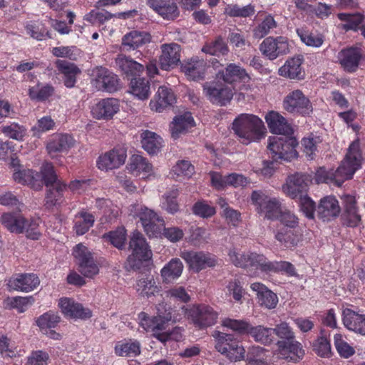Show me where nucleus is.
Listing matches in <instances>:
<instances>
[{
	"label": "nucleus",
	"instance_id": "nucleus-1",
	"mask_svg": "<svg viewBox=\"0 0 365 365\" xmlns=\"http://www.w3.org/2000/svg\"><path fill=\"white\" fill-rule=\"evenodd\" d=\"M362 155L358 140L353 141L339 168L335 170H326L324 168L317 170L314 181L317 183H327L340 187L345 180L352 178L354 173L361 168Z\"/></svg>",
	"mask_w": 365,
	"mask_h": 365
},
{
	"label": "nucleus",
	"instance_id": "nucleus-2",
	"mask_svg": "<svg viewBox=\"0 0 365 365\" xmlns=\"http://www.w3.org/2000/svg\"><path fill=\"white\" fill-rule=\"evenodd\" d=\"M157 309L158 314L155 317H150L143 312L139 313V326L145 331L152 332L153 336L161 342L164 343L169 340L180 341L182 339L181 328L176 327L172 331L167 330L170 322L175 323L180 319L173 316L171 309H165L164 304H159Z\"/></svg>",
	"mask_w": 365,
	"mask_h": 365
},
{
	"label": "nucleus",
	"instance_id": "nucleus-3",
	"mask_svg": "<svg viewBox=\"0 0 365 365\" xmlns=\"http://www.w3.org/2000/svg\"><path fill=\"white\" fill-rule=\"evenodd\" d=\"M272 330L274 334L284 339L277 342L276 354L279 358L293 363L299 362L303 359L304 350L302 344L294 339V333L287 322L279 323Z\"/></svg>",
	"mask_w": 365,
	"mask_h": 365
},
{
	"label": "nucleus",
	"instance_id": "nucleus-4",
	"mask_svg": "<svg viewBox=\"0 0 365 365\" xmlns=\"http://www.w3.org/2000/svg\"><path fill=\"white\" fill-rule=\"evenodd\" d=\"M232 128L240 141L244 144L259 140L263 135L264 125L257 115L242 113L235 118Z\"/></svg>",
	"mask_w": 365,
	"mask_h": 365
},
{
	"label": "nucleus",
	"instance_id": "nucleus-5",
	"mask_svg": "<svg viewBox=\"0 0 365 365\" xmlns=\"http://www.w3.org/2000/svg\"><path fill=\"white\" fill-rule=\"evenodd\" d=\"M128 212L130 215L139 220L149 237H161L164 220L155 211L142 204L135 203L128 207Z\"/></svg>",
	"mask_w": 365,
	"mask_h": 365
},
{
	"label": "nucleus",
	"instance_id": "nucleus-6",
	"mask_svg": "<svg viewBox=\"0 0 365 365\" xmlns=\"http://www.w3.org/2000/svg\"><path fill=\"white\" fill-rule=\"evenodd\" d=\"M297 139L290 135L270 136L267 148L274 160L291 161L297 157Z\"/></svg>",
	"mask_w": 365,
	"mask_h": 365
},
{
	"label": "nucleus",
	"instance_id": "nucleus-7",
	"mask_svg": "<svg viewBox=\"0 0 365 365\" xmlns=\"http://www.w3.org/2000/svg\"><path fill=\"white\" fill-rule=\"evenodd\" d=\"M251 200L257 212L268 220L278 219L284 208L279 198L269 195L260 190L252 192Z\"/></svg>",
	"mask_w": 365,
	"mask_h": 365
},
{
	"label": "nucleus",
	"instance_id": "nucleus-8",
	"mask_svg": "<svg viewBox=\"0 0 365 365\" xmlns=\"http://www.w3.org/2000/svg\"><path fill=\"white\" fill-rule=\"evenodd\" d=\"M212 336L216 350L230 361H237L245 357V349L233 335L215 330Z\"/></svg>",
	"mask_w": 365,
	"mask_h": 365
},
{
	"label": "nucleus",
	"instance_id": "nucleus-9",
	"mask_svg": "<svg viewBox=\"0 0 365 365\" xmlns=\"http://www.w3.org/2000/svg\"><path fill=\"white\" fill-rule=\"evenodd\" d=\"M129 247L132 252L128 258V262L132 268L139 269L144 262L151 259L152 251L140 232L135 231L132 233Z\"/></svg>",
	"mask_w": 365,
	"mask_h": 365
},
{
	"label": "nucleus",
	"instance_id": "nucleus-10",
	"mask_svg": "<svg viewBox=\"0 0 365 365\" xmlns=\"http://www.w3.org/2000/svg\"><path fill=\"white\" fill-rule=\"evenodd\" d=\"M185 315L190 319L196 327L205 328L215 324L217 313L205 304L192 305L189 308L182 307Z\"/></svg>",
	"mask_w": 365,
	"mask_h": 365
},
{
	"label": "nucleus",
	"instance_id": "nucleus-11",
	"mask_svg": "<svg viewBox=\"0 0 365 365\" xmlns=\"http://www.w3.org/2000/svg\"><path fill=\"white\" fill-rule=\"evenodd\" d=\"M217 79L207 82L203 85V92L207 99L213 104L225 106L233 97V90Z\"/></svg>",
	"mask_w": 365,
	"mask_h": 365
},
{
	"label": "nucleus",
	"instance_id": "nucleus-12",
	"mask_svg": "<svg viewBox=\"0 0 365 365\" xmlns=\"http://www.w3.org/2000/svg\"><path fill=\"white\" fill-rule=\"evenodd\" d=\"M283 108L290 113L309 115L313 111L309 99L300 90H294L284 98Z\"/></svg>",
	"mask_w": 365,
	"mask_h": 365
},
{
	"label": "nucleus",
	"instance_id": "nucleus-13",
	"mask_svg": "<svg viewBox=\"0 0 365 365\" xmlns=\"http://www.w3.org/2000/svg\"><path fill=\"white\" fill-rule=\"evenodd\" d=\"M91 76V83L98 91L112 93L120 88L118 76L106 68L101 66L93 68Z\"/></svg>",
	"mask_w": 365,
	"mask_h": 365
},
{
	"label": "nucleus",
	"instance_id": "nucleus-14",
	"mask_svg": "<svg viewBox=\"0 0 365 365\" xmlns=\"http://www.w3.org/2000/svg\"><path fill=\"white\" fill-rule=\"evenodd\" d=\"M180 256L189 268L196 273L207 267H213L217 262L215 255L203 251L184 250L180 252Z\"/></svg>",
	"mask_w": 365,
	"mask_h": 365
},
{
	"label": "nucleus",
	"instance_id": "nucleus-15",
	"mask_svg": "<svg viewBox=\"0 0 365 365\" xmlns=\"http://www.w3.org/2000/svg\"><path fill=\"white\" fill-rule=\"evenodd\" d=\"M73 255L78 265L80 272L85 277L91 278L98 273V267L94 262L91 252L83 244H78L74 247Z\"/></svg>",
	"mask_w": 365,
	"mask_h": 365
},
{
	"label": "nucleus",
	"instance_id": "nucleus-16",
	"mask_svg": "<svg viewBox=\"0 0 365 365\" xmlns=\"http://www.w3.org/2000/svg\"><path fill=\"white\" fill-rule=\"evenodd\" d=\"M312 182L307 174L295 173L287 178L282 186L283 192L291 198L295 199L304 195L309 185Z\"/></svg>",
	"mask_w": 365,
	"mask_h": 365
},
{
	"label": "nucleus",
	"instance_id": "nucleus-17",
	"mask_svg": "<svg viewBox=\"0 0 365 365\" xmlns=\"http://www.w3.org/2000/svg\"><path fill=\"white\" fill-rule=\"evenodd\" d=\"M127 158L126 149L122 147H116L101 155L96 161L98 169L108 171L117 169L123 165Z\"/></svg>",
	"mask_w": 365,
	"mask_h": 365
},
{
	"label": "nucleus",
	"instance_id": "nucleus-18",
	"mask_svg": "<svg viewBox=\"0 0 365 365\" xmlns=\"http://www.w3.org/2000/svg\"><path fill=\"white\" fill-rule=\"evenodd\" d=\"M260 50L269 59L274 60L280 55L289 53L290 43L285 36L268 37L261 43Z\"/></svg>",
	"mask_w": 365,
	"mask_h": 365
},
{
	"label": "nucleus",
	"instance_id": "nucleus-19",
	"mask_svg": "<svg viewBox=\"0 0 365 365\" xmlns=\"http://www.w3.org/2000/svg\"><path fill=\"white\" fill-rule=\"evenodd\" d=\"M39 284L40 279L36 274L19 273L11 277L6 284L9 289L30 292L36 289Z\"/></svg>",
	"mask_w": 365,
	"mask_h": 365
},
{
	"label": "nucleus",
	"instance_id": "nucleus-20",
	"mask_svg": "<svg viewBox=\"0 0 365 365\" xmlns=\"http://www.w3.org/2000/svg\"><path fill=\"white\" fill-rule=\"evenodd\" d=\"M120 104L117 98H107L99 101L91 108L93 117L97 120H110L120 111Z\"/></svg>",
	"mask_w": 365,
	"mask_h": 365
},
{
	"label": "nucleus",
	"instance_id": "nucleus-21",
	"mask_svg": "<svg viewBox=\"0 0 365 365\" xmlns=\"http://www.w3.org/2000/svg\"><path fill=\"white\" fill-rule=\"evenodd\" d=\"M75 143L73 138L66 133H54L46 142V150L51 158L56 157L59 153L67 152Z\"/></svg>",
	"mask_w": 365,
	"mask_h": 365
},
{
	"label": "nucleus",
	"instance_id": "nucleus-22",
	"mask_svg": "<svg viewBox=\"0 0 365 365\" xmlns=\"http://www.w3.org/2000/svg\"><path fill=\"white\" fill-rule=\"evenodd\" d=\"M176 101V98L170 88L166 86H160L149 103L151 110L163 113L165 109L172 106Z\"/></svg>",
	"mask_w": 365,
	"mask_h": 365
},
{
	"label": "nucleus",
	"instance_id": "nucleus-23",
	"mask_svg": "<svg viewBox=\"0 0 365 365\" xmlns=\"http://www.w3.org/2000/svg\"><path fill=\"white\" fill-rule=\"evenodd\" d=\"M11 165L14 168L13 178L16 182L29 185L36 190L40 187L41 180L38 173H34L31 170L24 168L17 158H11Z\"/></svg>",
	"mask_w": 365,
	"mask_h": 365
},
{
	"label": "nucleus",
	"instance_id": "nucleus-24",
	"mask_svg": "<svg viewBox=\"0 0 365 365\" xmlns=\"http://www.w3.org/2000/svg\"><path fill=\"white\" fill-rule=\"evenodd\" d=\"M58 307L66 317L86 319L91 317V312L88 309L84 308L82 304L71 298H61Z\"/></svg>",
	"mask_w": 365,
	"mask_h": 365
},
{
	"label": "nucleus",
	"instance_id": "nucleus-25",
	"mask_svg": "<svg viewBox=\"0 0 365 365\" xmlns=\"http://www.w3.org/2000/svg\"><path fill=\"white\" fill-rule=\"evenodd\" d=\"M180 46L178 43L163 44L159 59L161 68L168 71L176 66L180 61Z\"/></svg>",
	"mask_w": 365,
	"mask_h": 365
},
{
	"label": "nucleus",
	"instance_id": "nucleus-26",
	"mask_svg": "<svg viewBox=\"0 0 365 365\" xmlns=\"http://www.w3.org/2000/svg\"><path fill=\"white\" fill-rule=\"evenodd\" d=\"M250 289L255 292L258 304L266 309H274L278 304L277 295L260 282L250 284Z\"/></svg>",
	"mask_w": 365,
	"mask_h": 365
},
{
	"label": "nucleus",
	"instance_id": "nucleus-27",
	"mask_svg": "<svg viewBox=\"0 0 365 365\" xmlns=\"http://www.w3.org/2000/svg\"><path fill=\"white\" fill-rule=\"evenodd\" d=\"M265 120L270 131L281 135H291L293 130L285 118L276 111H269L265 115Z\"/></svg>",
	"mask_w": 365,
	"mask_h": 365
},
{
	"label": "nucleus",
	"instance_id": "nucleus-28",
	"mask_svg": "<svg viewBox=\"0 0 365 365\" xmlns=\"http://www.w3.org/2000/svg\"><path fill=\"white\" fill-rule=\"evenodd\" d=\"M147 4L164 19L173 20L179 15V11L174 0H147Z\"/></svg>",
	"mask_w": 365,
	"mask_h": 365
},
{
	"label": "nucleus",
	"instance_id": "nucleus-29",
	"mask_svg": "<svg viewBox=\"0 0 365 365\" xmlns=\"http://www.w3.org/2000/svg\"><path fill=\"white\" fill-rule=\"evenodd\" d=\"M216 78L231 84L237 81L245 82L250 79V76L242 67L235 63H230L216 74Z\"/></svg>",
	"mask_w": 365,
	"mask_h": 365
},
{
	"label": "nucleus",
	"instance_id": "nucleus-30",
	"mask_svg": "<svg viewBox=\"0 0 365 365\" xmlns=\"http://www.w3.org/2000/svg\"><path fill=\"white\" fill-rule=\"evenodd\" d=\"M340 206L334 196L329 195L321 199L317 212L324 221H329L340 213Z\"/></svg>",
	"mask_w": 365,
	"mask_h": 365
},
{
	"label": "nucleus",
	"instance_id": "nucleus-31",
	"mask_svg": "<svg viewBox=\"0 0 365 365\" xmlns=\"http://www.w3.org/2000/svg\"><path fill=\"white\" fill-rule=\"evenodd\" d=\"M195 125L192 114L190 112L176 115L170 124L171 135L177 139L180 135L185 134Z\"/></svg>",
	"mask_w": 365,
	"mask_h": 365
},
{
	"label": "nucleus",
	"instance_id": "nucleus-32",
	"mask_svg": "<svg viewBox=\"0 0 365 365\" xmlns=\"http://www.w3.org/2000/svg\"><path fill=\"white\" fill-rule=\"evenodd\" d=\"M302 63L303 58L302 56L290 58L279 68L278 73L282 77L290 79H302L304 77Z\"/></svg>",
	"mask_w": 365,
	"mask_h": 365
},
{
	"label": "nucleus",
	"instance_id": "nucleus-33",
	"mask_svg": "<svg viewBox=\"0 0 365 365\" xmlns=\"http://www.w3.org/2000/svg\"><path fill=\"white\" fill-rule=\"evenodd\" d=\"M1 223L9 232L14 234L24 232L28 220L23 215L13 212H5L1 216Z\"/></svg>",
	"mask_w": 365,
	"mask_h": 365
},
{
	"label": "nucleus",
	"instance_id": "nucleus-34",
	"mask_svg": "<svg viewBox=\"0 0 365 365\" xmlns=\"http://www.w3.org/2000/svg\"><path fill=\"white\" fill-rule=\"evenodd\" d=\"M126 168L135 176L142 175L143 178H145L153 173L152 164L148 159L139 154H133L130 156Z\"/></svg>",
	"mask_w": 365,
	"mask_h": 365
},
{
	"label": "nucleus",
	"instance_id": "nucleus-35",
	"mask_svg": "<svg viewBox=\"0 0 365 365\" xmlns=\"http://www.w3.org/2000/svg\"><path fill=\"white\" fill-rule=\"evenodd\" d=\"M67 190V184L58 181L46 191L45 206L48 209L59 207L64 202V192Z\"/></svg>",
	"mask_w": 365,
	"mask_h": 365
},
{
	"label": "nucleus",
	"instance_id": "nucleus-36",
	"mask_svg": "<svg viewBox=\"0 0 365 365\" xmlns=\"http://www.w3.org/2000/svg\"><path fill=\"white\" fill-rule=\"evenodd\" d=\"M259 257H263V255L252 252H240L235 249L229 252L230 261L235 266L244 268L255 267L259 269Z\"/></svg>",
	"mask_w": 365,
	"mask_h": 365
},
{
	"label": "nucleus",
	"instance_id": "nucleus-37",
	"mask_svg": "<svg viewBox=\"0 0 365 365\" xmlns=\"http://www.w3.org/2000/svg\"><path fill=\"white\" fill-rule=\"evenodd\" d=\"M150 35L145 31L133 30L126 34L122 38V46L127 50H135L149 43Z\"/></svg>",
	"mask_w": 365,
	"mask_h": 365
},
{
	"label": "nucleus",
	"instance_id": "nucleus-38",
	"mask_svg": "<svg viewBox=\"0 0 365 365\" xmlns=\"http://www.w3.org/2000/svg\"><path fill=\"white\" fill-rule=\"evenodd\" d=\"M344 325L349 330L365 335V315L346 309L343 311Z\"/></svg>",
	"mask_w": 365,
	"mask_h": 365
},
{
	"label": "nucleus",
	"instance_id": "nucleus-39",
	"mask_svg": "<svg viewBox=\"0 0 365 365\" xmlns=\"http://www.w3.org/2000/svg\"><path fill=\"white\" fill-rule=\"evenodd\" d=\"M142 148L150 155L159 153L163 147V138L156 133L143 130L140 133Z\"/></svg>",
	"mask_w": 365,
	"mask_h": 365
},
{
	"label": "nucleus",
	"instance_id": "nucleus-40",
	"mask_svg": "<svg viewBox=\"0 0 365 365\" xmlns=\"http://www.w3.org/2000/svg\"><path fill=\"white\" fill-rule=\"evenodd\" d=\"M135 289L137 293L145 298L155 296L160 292V287L151 275L139 278L135 284Z\"/></svg>",
	"mask_w": 365,
	"mask_h": 365
},
{
	"label": "nucleus",
	"instance_id": "nucleus-41",
	"mask_svg": "<svg viewBox=\"0 0 365 365\" xmlns=\"http://www.w3.org/2000/svg\"><path fill=\"white\" fill-rule=\"evenodd\" d=\"M259 269L264 272H284L289 276H295L294 267L288 262H270L263 255L259 257Z\"/></svg>",
	"mask_w": 365,
	"mask_h": 365
},
{
	"label": "nucleus",
	"instance_id": "nucleus-42",
	"mask_svg": "<svg viewBox=\"0 0 365 365\" xmlns=\"http://www.w3.org/2000/svg\"><path fill=\"white\" fill-rule=\"evenodd\" d=\"M184 266L178 258H173L160 270V276L163 281L171 283L178 279L183 271Z\"/></svg>",
	"mask_w": 365,
	"mask_h": 365
},
{
	"label": "nucleus",
	"instance_id": "nucleus-43",
	"mask_svg": "<svg viewBox=\"0 0 365 365\" xmlns=\"http://www.w3.org/2000/svg\"><path fill=\"white\" fill-rule=\"evenodd\" d=\"M361 57V50L358 48H349L339 53V60L341 66L348 71H354L358 67Z\"/></svg>",
	"mask_w": 365,
	"mask_h": 365
},
{
	"label": "nucleus",
	"instance_id": "nucleus-44",
	"mask_svg": "<svg viewBox=\"0 0 365 365\" xmlns=\"http://www.w3.org/2000/svg\"><path fill=\"white\" fill-rule=\"evenodd\" d=\"M59 72L64 76V84L67 88H73L76 83V76L81 73L80 69L73 63L63 60L56 62Z\"/></svg>",
	"mask_w": 365,
	"mask_h": 365
},
{
	"label": "nucleus",
	"instance_id": "nucleus-45",
	"mask_svg": "<svg viewBox=\"0 0 365 365\" xmlns=\"http://www.w3.org/2000/svg\"><path fill=\"white\" fill-rule=\"evenodd\" d=\"M206 63L197 58H191L182 65V71L190 79L197 80L203 78Z\"/></svg>",
	"mask_w": 365,
	"mask_h": 365
},
{
	"label": "nucleus",
	"instance_id": "nucleus-46",
	"mask_svg": "<svg viewBox=\"0 0 365 365\" xmlns=\"http://www.w3.org/2000/svg\"><path fill=\"white\" fill-rule=\"evenodd\" d=\"M275 239L287 248L297 246L302 240V236L295 228L281 227L274 233Z\"/></svg>",
	"mask_w": 365,
	"mask_h": 365
},
{
	"label": "nucleus",
	"instance_id": "nucleus-47",
	"mask_svg": "<svg viewBox=\"0 0 365 365\" xmlns=\"http://www.w3.org/2000/svg\"><path fill=\"white\" fill-rule=\"evenodd\" d=\"M115 63L118 68L126 75H139L144 70V66L141 63L123 54L118 56Z\"/></svg>",
	"mask_w": 365,
	"mask_h": 365
},
{
	"label": "nucleus",
	"instance_id": "nucleus-48",
	"mask_svg": "<svg viewBox=\"0 0 365 365\" xmlns=\"http://www.w3.org/2000/svg\"><path fill=\"white\" fill-rule=\"evenodd\" d=\"M95 222L94 216L85 211L78 212L73 219V230L78 235H83L93 227Z\"/></svg>",
	"mask_w": 365,
	"mask_h": 365
},
{
	"label": "nucleus",
	"instance_id": "nucleus-49",
	"mask_svg": "<svg viewBox=\"0 0 365 365\" xmlns=\"http://www.w3.org/2000/svg\"><path fill=\"white\" fill-rule=\"evenodd\" d=\"M130 93L138 100H147L150 95V86L144 78H133L130 83Z\"/></svg>",
	"mask_w": 365,
	"mask_h": 365
},
{
	"label": "nucleus",
	"instance_id": "nucleus-50",
	"mask_svg": "<svg viewBox=\"0 0 365 365\" xmlns=\"http://www.w3.org/2000/svg\"><path fill=\"white\" fill-rule=\"evenodd\" d=\"M115 353L119 356H135L140 353V344L136 341H121L116 343Z\"/></svg>",
	"mask_w": 365,
	"mask_h": 365
},
{
	"label": "nucleus",
	"instance_id": "nucleus-51",
	"mask_svg": "<svg viewBox=\"0 0 365 365\" xmlns=\"http://www.w3.org/2000/svg\"><path fill=\"white\" fill-rule=\"evenodd\" d=\"M128 15V13H118L116 14H113L107 11H99L97 10H91L89 13L84 16V20L93 25H95L97 24H103L114 16L118 18H125Z\"/></svg>",
	"mask_w": 365,
	"mask_h": 365
},
{
	"label": "nucleus",
	"instance_id": "nucleus-52",
	"mask_svg": "<svg viewBox=\"0 0 365 365\" xmlns=\"http://www.w3.org/2000/svg\"><path fill=\"white\" fill-rule=\"evenodd\" d=\"M248 334H250L256 341L264 344H269L274 340V331L272 329L262 325L256 327L250 326Z\"/></svg>",
	"mask_w": 365,
	"mask_h": 365
},
{
	"label": "nucleus",
	"instance_id": "nucleus-53",
	"mask_svg": "<svg viewBox=\"0 0 365 365\" xmlns=\"http://www.w3.org/2000/svg\"><path fill=\"white\" fill-rule=\"evenodd\" d=\"M202 51L212 56H225L228 51V46L221 37H217L215 40L206 43L202 48Z\"/></svg>",
	"mask_w": 365,
	"mask_h": 365
},
{
	"label": "nucleus",
	"instance_id": "nucleus-54",
	"mask_svg": "<svg viewBox=\"0 0 365 365\" xmlns=\"http://www.w3.org/2000/svg\"><path fill=\"white\" fill-rule=\"evenodd\" d=\"M15 343L0 332V354L3 357L13 358L22 354Z\"/></svg>",
	"mask_w": 365,
	"mask_h": 365
},
{
	"label": "nucleus",
	"instance_id": "nucleus-55",
	"mask_svg": "<svg viewBox=\"0 0 365 365\" xmlns=\"http://www.w3.org/2000/svg\"><path fill=\"white\" fill-rule=\"evenodd\" d=\"M53 88L48 84L37 83L29 89V96L31 100L42 101L52 95Z\"/></svg>",
	"mask_w": 365,
	"mask_h": 365
},
{
	"label": "nucleus",
	"instance_id": "nucleus-56",
	"mask_svg": "<svg viewBox=\"0 0 365 365\" xmlns=\"http://www.w3.org/2000/svg\"><path fill=\"white\" fill-rule=\"evenodd\" d=\"M296 32L300 40L307 46L319 48L323 44L324 38L321 34L310 33L304 29H297Z\"/></svg>",
	"mask_w": 365,
	"mask_h": 365
},
{
	"label": "nucleus",
	"instance_id": "nucleus-57",
	"mask_svg": "<svg viewBox=\"0 0 365 365\" xmlns=\"http://www.w3.org/2000/svg\"><path fill=\"white\" fill-rule=\"evenodd\" d=\"M60 321V317L57 314L48 312L41 315L37 318L36 323L43 333L49 329H53Z\"/></svg>",
	"mask_w": 365,
	"mask_h": 365
},
{
	"label": "nucleus",
	"instance_id": "nucleus-58",
	"mask_svg": "<svg viewBox=\"0 0 365 365\" xmlns=\"http://www.w3.org/2000/svg\"><path fill=\"white\" fill-rule=\"evenodd\" d=\"M338 18L344 22L342 26L346 30H356L364 20V16L360 13H341Z\"/></svg>",
	"mask_w": 365,
	"mask_h": 365
},
{
	"label": "nucleus",
	"instance_id": "nucleus-59",
	"mask_svg": "<svg viewBox=\"0 0 365 365\" xmlns=\"http://www.w3.org/2000/svg\"><path fill=\"white\" fill-rule=\"evenodd\" d=\"M103 237L116 248L122 249L127 239V232L124 227H118L115 230L103 235Z\"/></svg>",
	"mask_w": 365,
	"mask_h": 365
},
{
	"label": "nucleus",
	"instance_id": "nucleus-60",
	"mask_svg": "<svg viewBox=\"0 0 365 365\" xmlns=\"http://www.w3.org/2000/svg\"><path fill=\"white\" fill-rule=\"evenodd\" d=\"M1 131L8 138L21 141L26 135V129L16 123H12L3 125L1 128Z\"/></svg>",
	"mask_w": 365,
	"mask_h": 365
},
{
	"label": "nucleus",
	"instance_id": "nucleus-61",
	"mask_svg": "<svg viewBox=\"0 0 365 365\" xmlns=\"http://www.w3.org/2000/svg\"><path fill=\"white\" fill-rule=\"evenodd\" d=\"M255 8L251 4L240 7L236 4L227 5L225 9V14L232 17H248L253 15Z\"/></svg>",
	"mask_w": 365,
	"mask_h": 365
},
{
	"label": "nucleus",
	"instance_id": "nucleus-62",
	"mask_svg": "<svg viewBox=\"0 0 365 365\" xmlns=\"http://www.w3.org/2000/svg\"><path fill=\"white\" fill-rule=\"evenodd\" d=\"M277 26L274 17L267 15L257 27L254 29V36L256 38H262L267 35L270 31Z\"/></svg>",
	"mask_w": 365,
	"mask_h": 365
},
{
	"label": "nucleus",
	"instance_id": "nucleus-63",
	"mask_svg": "<svg viewBox=\"0 0 365 365\" xmlns=\"http://www.w3.org/2000/svg\"><path fill=\"white\" fill-rule=\"evenodd\" d=\"M334 341L335 348L340 356L347 359L354 354V349L344 339L341 334H336Z\"/></svg>",
	"mask_w": 365,
	"mask_h": 365
},
{
	"label": "nucleus",
	"instance_id": "nucleus-64",
	"mask_svg": "<svg viewBox=\"0 0 365 365\" xmlns=\"http://www.w3.org/2000/svg\"><path fill=\"white\" fill-rule=\"evenodd\" d=\"M225 294L232 297L235 302L242 303V299L245 294V291L240 282L234 279L230 281L226 286Z\"/></svg>",
	"mask_w": 365,
	"mask_h": 365
}]
</instances>
